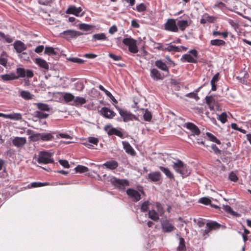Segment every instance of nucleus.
<instances>
[{
	"label": "nucleus",
	"mask_w": 251,
	"mask_h": 251,
	"mask_svg": "<svg viewBox=\"0 0 251 251\" xmlns=\"http://www.w3.org/2000/svg\"><path fill=\"white\" fill-rule=\"evenodd\" d=\"M104 129L107 132V134L109 136L115 135L121 138H123V134L121 131L118 130L115 128H110L109 126H106L104 128Z\"/></svg>",
	"instance_id": "dca6fc26"
},
{
	"label": "nucleus",
	"mask_w": 251,
	"mask_h": 251,
	"mask_svg": "<svg viewBox=\"0 0 251 251\" xmlns=\"http://www.w3.org/2000/svg\"><path fill=\"white\" fill-rule=\"evenodd\" d=\"M67 60L71 62L78 64H83L84 62L82 59L77 57H69L67 58Z\"/></svg>",
	"instance_id": "09e8293b"
},
{
	"label": "nucleus",
	"mask_w": 251,
	"mask_h": 251,
	"mask_svg": "<svg viewBox=\"0 0 251 251\" xmlns=\"http://www.w3.org/2000/svg\"><path fill=\"white\" fill-rule=\"evenodd\" d=\"M82 10V9L80 7H76L74 5H71L67 9L66 13L69 14H74L76 16H79V13Z\"/></svg>",
	"instance_id": "a211bd4d"
},
{
	"label": "nucleus",
	"mask_w": 251,
	"mask_h": 251,
	"mask_svg": "<svg viewBox=\"0 0 251 251\" xmlns=\"http://www.w3.org/2000/svg\"><path fill=\"white\" fill-rule=\"evenodd\" d=\"M210 44L212 46H222L226 45V42L224 40L220 39H214L210 41Z\"/></svg>",
	"instance_id": "4c0bfd02"
},
{
	"label": "nucleus",
	"mask_w": 251,
	"mask_h": 251,
	"mask_svg": "<svg viewBox=\"0 0 251 251\" xmlns=\"http://www.w3.org/2000/svg\"><path fill=\"white\" fill-rule=\"evenodd\" d=\"M229 178L231 181L233 182H236L238 179V177H237L236 175L233 172L230 173L229 176Z\"/></svg>",
	"instance_id": "052dcab7"
},
{
	"label": "nucleus",
	"mask_w": 251,
	"mask_h": 251,
	"mask_svg": "<svg viewBox=\"0 0 251 251\" xmlns=\"http://www.w3.org/2000/svg\"><path fill=\"white\" fill-rule=\"evenodd\" d=\"M0 117L18 121L22 119V115L21 114L18 113H13L9 114L0 113Z\"/></svg>",
	"instance_id": "2eb2a0df"
},
{
	"label": "nucleus",
	"mask_w": 251,
	"mask_h": 251,
	"mask_svg": "<svg viewBox=\"0 0 251 251\" xmlns=\"http://www.w3.org/2000/svg\"><path fill=\"white\" fill-rule=\"evenodd\" d=\"M146 178L151 182H158L162 179L161 174L158 171L152 172L148 174L146 176Z\"/></svg>",
	"instance_id": "f8f14e48"
},
{
	"label": "nucleus",
	"mask_w": 251,
	"mask_h": 251,
	"mask_svg": "<svg viewBox=\"0 0 251 251\" xmlns=\"http://www.w3.org/2000/svg\"><path fill=\"white\" fill-rule=\"evenodd\" d=\"M63 99L66 102H69L71 101H74L75 100V96L70 93H64L63 96Z\"/></svg>",
	"instance_id": "c9c22d12"
},
{
	"label": "nucleus",
	"mask_w": 251,
	"mask_h": 251,
	"mask_svg": "<svg viewBox=\"0 0 251 251\" xmlns=\"http://www.w3.org/2000/svg\"><path fill=\"white\" fill-rule=\"evenodd\" d=\"M176 25L178 28L182 31L189 26L188 22L187 20H179L177 22Z\"/></svg>",
	"instance_id": "cd10ccee"
},
{
	"label": "nucleus",
	"mask_w": 251,
	"mask_h": 251,
	"mask_svg": "<svg viewBox=\"0 0 251 251\" xmlns=\"http://www.w3.org/2000/svg\"><path fill=\"white\" fill-rule=\"evenodd\" d=\"M219 79V73H217L215 74L213 77H212L211 80V83H216L217 81H218Z\"/></svg>",
	"instance_id": "774afa93"
},
{
	"label": "nucleus",
	"mask_w": 251,
	"mask_h": 251,
	"mask_svg": "<svg viewBox=\"0 0 251 251\" xmlns=\"http://www.w3.org/2000/svg\"><path fill=\"white\" fill-rule=\"evenodd\" d=\"M165 29L169 31L178 32V28L176 25V20L173 19H168L165 24Z\"/></svg>",
	"instance_id": "9b49d317"
},
{
	"label": "nucleus",
	"mask_w": 251,
	"mask_h": 251,
	"mask_svg": "<svg viewBox=\"0 0 251 251\" xmlns=\"http://www.w3.org/2000/svg\"><path fill=\"white\" fill-rule=\"evenodd\" d=\"M207 229L203 230L202 235L203 236L208 235L209 233L214 230H217L221 227V225L216 221H210L206 224Z\"/></svg>",
	"instance_id": "6e6552de"
},
{
	"label": "nucleus",
	"mask_w": 251,
	"mask_h": 251,
	"mask_svg": "<svg viewBox=\"0 0 251 251\" xmlns=\"http://www.w3.org/2000/svg\"><path fill=\"white\" fill-rule=\"evenodd\" d=\"M165 44L163 45L160 43H154V48L155 49L164 51Z\"/></svg>",
	"instance_id": "603ef678"
},
{
	"label": "nucleus",
	"mask_w": 251,
	"mask_h": 251,
	"mask_svg": "<svg viewBox=\"0 0 251 251\" xmlns=\"http://www.w3.org/2000/svg\"><path fill=\"white\" fill-rule=\"evenodd\" d=\"M75 169L76 172L79 173H85L89 171L87 167L82 165H77Z\"/></svg>",
	"instance_id": "c03bdc74"
},
{
	"label": "nucleus",
	"mask_w": 251,
	"mask_h": 251,
	"mask_svg": "<svg viewBox=\"0 0 251 251\" xmlns=\"http://www.w3.org/2000/svg\"><path fill=\"white\" fill-rule=\"evenodd\" d=\"M123 43L128 47V50L130 52L136 53L138 52L137 42L135 39L131 37L126 38L123 39Z\"/></svg>",
	"instance_id": "f03ea898"
},
{
	"label": "nucleus",
	"mask_w": 251,
	"mask_h": 251,
	"mask_svg": "<svg viewBox=\"0 0 251 251\" xmlns=\"http://www.w3.org/2000/svg\"><path fill=\"white\" fill-rule=\"evenodd\" d=\"M91 27V25L86 24H81L79 25V29L84 31H88L90 30Z\"/></svg>",
	"instance_id": "5fc2aeb1"
},
{
	"label": "nucleus",
	"mask_w": 251,
	"mask_h": 251,
	"mask_svg": "<svg viewBox=\"0 0 251 251\" xmlns=\"http://www.w3.org/2000/svg\"><path fill=\"white\" fill-rule=\"evenodd\" d=\"M204 16H205L206 17V21H207V22L209 23H214L216 19V18L212 16H209L207 14H205L204 15Z\"/></svg>",
	"instance_id": "680f3d73"
},
{
	"label": "nucleus",
	"mask_w": 251,
	"mask_h": 251,
	"mask_svg": "<svg viewBox=\"0 0 251 251\" xmlns=\"http://www.w3.org/2000/svg\"><path fill=\"white\" fill-rule=\"evenodd\" d=\"M122 144L123 145V148L125 150L126 152L134 156L136 154V152L133 149V148L131 147L130 144L127 141H123Z\"/></svg>",
	"instance_id": "aec40b11"
},
{
	"label": "nucleus",
	"mask_w": 251,
	"mask_h": 251,
	"mask_svg": "<svg viewBox=\"0 0 251 251\" xmlns=\"http://www.w3.org/2000/svg\"><path fill=\"white\" fill-rule=\"evenodd\" d=\"M20 96L25 100H28L32 99L33 95L27 91L22 90L20 92Z\"/></svg>",
	"instance_id": "f704fd0d"
},
{
	"label": "nucleus",
	"mask_w": 251,
	"mask_h": 251,
	"mask_svg": "<svg viewBox=\"0 0 251 251\" xmlns=\"http://www.w3.org/2000/svg\"><path fill=\"white\" fill-rule=\"evenodd\" d=\"M155 206L157 209V212L159 213L160 216H162L165 212L162 204L159 202H156Z\"/></svg>",
	"instance_id": "a19ab883"
},
{
	"label": "nucleus",
	"mask_w": 251,
	"mask_h": 251,
	"mask_svg": "<svg viewBox=\"0 0 251 251\" xmlns=\"http://www.w3.org/2000/svg\"><path fill=\"white\" fill-rule=\"evenodd\" d=\"M108 56H109V57H110L111 58L113 59L115 61L121 60L122 59V57L121 56H120V55H115V54H113L112 53H109Z\"/></svg>",
	"instance_id": "e2e57ef3"
},
{
	"label": "nucleus",
	"mask_w": 251,
	"mask_h": 251,
	"mask_svg": "<svg viewBox=\"0 0 251 251\" xmlns=\"http://www.w3.org/2000/svg\"><path fill=\"white\" fill-rule=\"evenodd\" d=\"M211 148L215 152V153H216V154H221L222 151L218 148V147L216 145L212 144L211 145Z\"/></svg>",
	"instance_id": "0e129e2a"
},
{
	"label": "nucleus",
	"mask_w": 251,
	"mask_h": 251,
	"mask_svg": "<svg viewBox=\"0 0 251 251\" xmlns=\"http://www.w3.org/2000/svg\"><path fill=\"white\" fill-rule=\"evenodd\" d=\"M180 60L183 62L197 63V60L193 57L190 54H185L183 55Z\"/></svg>",
	"instance_id": "393cba45"
},
{
	"label": "nucleus",
	"mask_w": 251,
	"mask_h": 251,
	"mask_svg": "<svg viewBox=\"0 0 251 251\" xmlns=\"http://www.w3.org/2000/svg\"><path fill=\"white\" fill-rule=\"evenodd\" d=\"M0 39L4 40L8 43H12L14 40L13 38L8 35H5L4 33L1 32H0Z\"/></svg>",
	"instance_id": "e433bc0d"
},
{
	"label": "nucleus",
	"mask_w": 251,
	"mask_h": 251,
	"mask_svg": "<svg viewBox=\"0 0 251 251\" xmlns=\"http://www.w3.org/2000/svg\"><path fill=\"white\" fill-rule=\"evenodd\" d=\"M49 114L45 113L41 111L36 112V116L40 119L46 118L48 117Z\"/></svg>",
	"instance_id": "bf43d9fd"
},
{
	"label": "nucleus",
	"mask_w": 251,
	"mask_h": 251,
	"mask_svg": "<svg viewBox=\"0 0 251 251\" xmlns=\"http://www.w3.org/2000/svg\"><path fill=\"white\" fill-rule=\"evenodd\" d=\"M155 65L160 70L169 73V69L166 64L161 60H157L155 62Z\"/></svg>",
	"instance_id": "c85d7f7f"
},
{
	"label": "nucleus",
	"mask_w": 251,
	"mask_h": 251,
	"mask_svg": "<svg viewBox=\"0 0 251 251\" xmlns=\"http://www.w3.org/2000/svg\"><path fill=\"white\" fill-rule=\"evenodd\" d=\"M16 77L17 79L20 77L26 76L28 78H31L34 76L33 71L31 70H25L24 68H17L16 69Z\"/></svg>",
	"instance_id": "0eeeda50"
},
{
	"label": "nucleus",
	"mask_w": 251,
	"mask_h": 251,
	"mask_svg": "<svg viewBox=\"0 0 251 251\" xmlns=\"http://www.w3.org/2000/svg\"><path fill=\"white\" fill-rule=\"evenodd\" d=\"M218 119L222 123H225L227 121V115L226 113L224 112L219 115Z\"/></svg>",
	"instance_id": "6e6d98bb"
},
{
	"label": "nucleus",
	"mask_w": 251,
	"mask_h": 251,
	"mask_svg": "<svg viewBox=\"0 0 251 251\" xmlns=\"http://www.w3.org/2000/svg\"><path fill=\"white\" fill-rule=\"evenodd\" d=\"M41 140L43 141H49L53 139V136L51 133H41Z\"/></svg>",
	"instance_id": "c756f323"
},
{
	"label": "nucleus",
	"mask_w": 251,
	"mask_h": 251,
	"mask_svg": "<svg viewBox=\"0 0 251 251\" xmlns=\"http://www.w3.org/2000/svg\"><path fill=\"white\" fill-rule=\"evenodd\" d=\"M136 9L139 12H142L146 10V6L144 3H140L136 6Z\"/></svg>",
	"instance_id": "13d9d810"
},
{
	"label": "nucleus",
	"mask_w": 251,
	"mask_h": 251,
	"mask_svg": "<svg viewBox=\"0 0 251 251\" xmlns=\"http://www.w3.org/2000/svg\"><path fill=\"white\" fill-rule=\"evenodd\" d=\"M160 215L159 213L154 209L149 210L148 216L149 218L152 220L157 222L159 219Z\"/></svg>",
	"instance_id": "bb28decb"
},
{
	"label": "nucleus",
	"mask_w": 251,
	"mask_h": 251,
	"mask_svg": "<svg viewBox=\"0 0 251 251\" xmlns=\"http://www.w3.org/2000/svg\"><path fill=\"white\" fill-rule=\"evenodd\" d=\"M100 113L105 118L110 119L113 118L116 115V113L113 110L106 107H102Z\"/></svg>",
	"instance_id": "ddd939ff"
},
{
	"label": "nucleus",
	"mask_w": 251,
	"mask_h": 251,
	"mask_svg": "<svg viewBox=\"0 0 251 251\" xmlns=\"http://www.w3.org/2000/svg\"><path fill=\"white\" fill-rule=\"evenodd\" d=\"M88 141L92 144L97 145L99 140L97 138L91 137L88 138Z\"/></svg>",
	"instance_id": "338daca9"
},
{
	"label": "nucleus",
	"mask_w": 251,
	"mask_h": 251,
	"mask_svg": "<svg viewBox=\"0 0 251 251\" xmlns=\"http://www.w3.org/2000/svg\"><path fill=\"white\" fill-rule=\"evenodd\" d=\"M35 63L38 65L40 68L48 70L49 68V65L48 63L44 59L41 58H36L35 60Z\"/></svg>",
	"instance_id": "4be33fe9"
},
{
	"label": "nucleus",
	"mask_w": 251,
	"mask_h": 251,
	"mask_svg": "<svg viewBox=\"0 0 251 251\" xmlns=\"http://www.w3.org/2000/svg\"><path fill=\"white\" fill-rule=\"evenodd\" d=\"M150 203L149 201H144L141 205V210L143 212H147L149 209V206Z\"/></svg>",
	"instance_id": "49530a36"
},
{
	"label": "nucleus",
	"mask_w": 251,
	"mask_h": 251,
	"mask_svg": "<svg viewBox=\"0 0 251 251\" xmlns=\"http://www.w3.org/2000/svg\"><path fill=\"white\" fill-rule=\"evenodd\" d=\"M179 246L177 247L178 251H184L186 249L185 242L183 238L180 237Z\"/></svg>",
	"instance_id": "58836bf2"
},
{
	"label": "nucleus",
	"mask_w": 251,
	"mask_h": 251,
	"mask_svg": "<svg viewBox=\"0 0 251 251\" xmlns=\"http://www.w3.org/2000/svg\"><path fill=\"white\" fill-rule=\"evenodd\" d=\"M0 77L3 81H9L17 79L16 74L14 73H12L9 74L2 75L0 76Z\"/></svg>",
	"instance_id": "7c9ffc66"
},
{
	"label": "nucleus",
	"mask_w": 251,
	"mask_h": 251,
	"mask_svg": "<svg viewBox=\"0 0 251 251\" xmlns=\"http://www.w3.org/2000/svg\"><path fill=\"white\" fill-rule=\"evenodd\" d=\"M41 133H34L29 137L30 141L33 142H37L41 140Z\"/></svg>",
	"instance_id": "79ce46f5"
},
{
	"label": "nucleus",
	"mask_w": 251,
	"mask_h": 251,
	"mask_svg": "<svg viewBox=\"0 0 251 251\" xmlns=\"http://www.w3.org/2000/svg\"><path fill=\"white\" fill-rule=\"evenodd\" d=\"M184 126L193 132V135H198L200 134L201 131L200 129L192 123H185Z\"/></svg>",
	"instance_id": "6ab92c4d"
},
{
	"label": "nucleus",
	"mask_w": 251,
	"mask_h": 251,
	"mask_svg": "<svg viewBox=\"0 0 251 251\" xmlns=\"http://www.w3.org/2000/svg\"><path fill=\"white\" fill-rule=\"evenodd\" d=\"M172 166L176 172L182 176H187L190 173L187 165L180 160L178 159L176 162H174Z\"/></svg>",
	"instance_id": "f257e3e1"
},
{
	"label": "nucleus",
	"mask_w": 251,
	"mask_h": 251,
	"mask_svg": "<svg viewBox=\"0 0 251 251\" xmlns=\"http://www.w3.org/2000/svg\"><path fill=\"white\" fill-rule=\"evenodd\" d=\"M13 46L16 51L18 53L22 52L23 51L26 50L27 48L26 46L23 42L20 40L16 41L14 42Z\"/></svg>",
	"instance_id": "f3484780"
},
{
	"label": "nucleus",
	"mask_w": 251,
	"mask_h": 251,
	"mask_svg": "<svg viewBox=\"0 0 251 251\" xmlns=\"http://www.w3.org/2000/svg\"><path fill=\"white\" fill-rule=\"evenodd\" d=\"M52 153L47 151H41L37 161L39 164H49L53 163L54 160L52 157Z\"/></svg>",
	"instance_id": "7ed1b4c3"
},
{
	"label": "nucleus",
	"mask_w": 251,
	"mask_h": 251,
	"mask_svg": "<svg viewBox=\"0 0 251 251\" xmlns=\"http://www.w3.org/2000/svg\"><path fill=\"white\" fill-rule=\"evenodd\" d=\"M223 209L227 212V213L231 214L233 215H236V212H234L231 207L229 205H224L223 206Z\"/></svg>",
	"instance_id": "864d4df0"
},
{
	"label": "nucleus",
	"mask_w": 251,
	"mask_h": 251,
	"mask_svg": "<svg viewBox=\"0 0 251 251\" xmlns=\"http://www.w3.org/2000/svg\"><path fill=\"white\" fill-rule=\"evenodd\" d=\"M126 192L133 202H137L141 200V197L140 192L143 194H145L143 189H139V191H138L132 188H128L126 190Z\"/></svg>",
	"instance_id": "20e7f679"
},
{
	"label": "nucleus",
	"mask_w": 251,
	"mask_h": 251,
	"mask_svg": "<svg viewBox=\"0 0 251 251\" xmlns=\"http://www.w3.org/2000/svg\"><path fill=\"white\" fill-rule=\"evenodd\" d=\"M161 224L163 231L164 232H170L176 229V227L170 223L169 220L166 218L161 219Z\"/></svg>",
	"instance_id": "9d476101"
},
{
	"label": "nucleus",
	"mask_w": 251,
	"mask_h": 251,
	"mask_svg": "<svg viewBox=\"0 0 251 251\" xmlns=\"http://www.w3.org/2000/svg\"><path fill=\"white\" fill-rule=\"evenodd\" d=\"M86 102V100L85 98L83 97H75V100L74 101V105L78 106L79 105H81L84 103H85Z\"/></svg>",
	"instance_id": "2f4dec72"
},
{
	"label": "nucleus",
	"mask_w": 251,
	"mask_h": 251,
	"mask_svg": "<svg viewBox=\"0 0 251 251\" xmlns=\"http://www.w3.org/2000/svg\"><path fill=\"white\" fill-rule=\"evenodd\" d=\"M143 117L145 121H150L152 118L151 113L148 109H146L143 115Z\"/></svg>",
	"instance_id": "de8ad7c7"
},
{
	"label": "nucleus",
	"mask_w": 251,
	"mask_h": 251,
	"mask_svg": "<svg viewBox=\"0 0 251 251\" xmlns=\"http://www.w3.org/2000/svg\"><path fill=\"white\" fill-rule=\"evenodd\" d=\"M159 169L163 172L166 176L170 179L174 178V175L170 172L168 168H165L163 166H159Z\"/></svg>",
	"instance_id": "473e14b6"
},
{
	"label": "nucleus",
	"mask_w": 251,
	"mask_h": 251,
	"mask_svg": "<svg viewBox=\"0 0 251 251\" xmlns=\"http://www.w3.org/2000/svg\"><path fill=\"white\" fill-rule=\"evenodd\" d=\"M206 102L208 105L210 110H214L215 106L217 104L215 99L211 96L205 97Z\"/></svg>",
	"instance_id": "5701e85b"
},
{
	"label": "nucleus",
	"mask_w": 251,
	"mask_h": 251,
	"mask_svg": "<svg viewBox=\"0 0 251 251\" xmlns=\"http://www.w3.org/2000/svg\"><path fill=\"white\" fill-rule=\"evenodd\" d=\"M102 166H105L107 169L110 170L116 169L118 167V163L115 160L106 161L102 164Z\"/></svg>",
	"instance_id": "a878e982"
},
{
	"label": "nucleus",
	"mask_w": 251,
	"mask_h": 251,
	"mask_svg": "<svg viewBox=\"0 0 251 251\" xmlns=\"http://www.w3.org/2000/svg\"><path fill=\"white\" fill-rule=\"evenodd\" d=\"M59 162L62 166L66 168H69L70 167L69 162L66 160H60Z\"/></svg>",
	"instance_id": "69168bd1"
},
{
	"label": "nucleus",
	"mask_w": 251,
	"mask_h": 251,
	"mask_svg": "<svg viewBox=\"0 0 251 251\" xmlns=\"http://www.w3.org/2000/svg\"><path fill=\"white\" fill-rule=\"evenodd\" d=\"M107 37L104 33L95 34L93 35V41H96V40H106Z\"/></svg>",
	"instance_id": "72a5a7b5"
},
{
	"label": "nucleus",
	"mask_w": 251,
	"mask_h": 251,
	"mask_svg": "<svg viewBox=\"0 0 251 251\" xmlns=\"http://www.w3.org/2000/svg\"><path fill=\"white\" fill-rule=\"evenodd\" d=\"M199 202L205 205H208L210 204L211 200L208 198L203 197L200 199Z\"/></svg>",
	"instance_id": "4d7b16f0"
},
{
	"label": "nucleus",
	"mask_w": 251,
	"mask_h": 251,
	"mask_svg": "<svg viewBox=\"0 0 251 251\" xmlns=\"http://www.w3.org/2000/svg\"><path fill=\"white\" fill-rule=\"evenodd\" d=\"M13 145L18 148H22L26 143V139L25 137H15L12 139Z\"/></svg>",
	"instance_id": "4468645a"
},
{
	"label": "nucleus",
	"mask_w": 251,
	"mask_h": 251,
	"mask_svg": "<svg viewBox=\"0 0 251 251\" xmlns=\"http://www.w3.org/2000/svg\"><path fill=\"white\" fill-rule=\"evenodd\" d=\"M82 32L74 30H67L60 33V37L69 40L72 38H75L77 36L83 35Z\"/></svg>",
	"instance_id": "39448f33"
},
{
	"label": "nucleus",
	"mask_w": 251,
	"mask_h": 251,
	"mask_svg": "<svg viewBox=\"0 0 251 251\" xmlns=\"http://www.w3.org/2000/svg\"><path fill=\"white\" fill-rule=\"evenodd\" d=\"M181 51L179 47L174 46L171 44H166L164 51H168L170 52H176Z\"/></svg>",
	"instance_id": "412c9836"
},
{
	"label": "nucleus",
	"mask_w": 251,
	"mask_h": 251,
	"mask_svg": "<svg viewBox=\"0 0 251 251\" xmlns=\"http://www.w3.org/2000/svg\"><path fill=\"white\" fill-rule=\"evenodd\" d=\"M151 76L154 80H158L163 79L159 71L154 68L151 70Z\"/></svg>",
	"instance_id": "b1692460"
},
{
	"label": "nucleus",
	"mask_w": 251,
	"mask_h": 251,
	"mask_svg": "<svg viewBox=\"0 0 251 251\" xmlns=\"http://www.w3.org/2000/svg\"><path fill=\"white\" fill-rule=\"evenodd\" d=\"M116 108L118 110L120 116L123 118V121L125 122H127L129 121H132L133 120H137V118L136 117L135 115L132 114L127 110L117 107Z\"/></svg>",
	"instance_id": "423d86ee"
},
{
	"label": "nucleus",
	"mask_w": 251,
	"mask_h": 251,
	"mask_svg": "<svg viewBox=\"0 0 251 251\" xmlns=\"http://www.w3.org/2000/svg\"><path fill=\"white\" fill-rule=\"evenodd\" d=\"M206 134L209 138L210 141L215 142L218 145H220L221 144V141L211 133L207 132Z\"/></svg>",
	"instance_id": "37998d69"
},
{
	"label": "nucleus",
	"mask_w": 251,
	"mask_h": 251,
	"mask_svg": "<svg viewBox=\"0 0 251 251\" xmlns=\"http://www.w3.org/2000/svg\"><path fill=\"white\" fill-rule=\"evenodd\" d=\"M110 182L115 187L118 189H122L125 186H128L129 182L126 179H118L113 177L110 179Z\"/></svg>",
	"instance_id": "1a4fd4ad"
},
{
	"label": "nucleus",
	"mask_w": 251,
	"mask_h": 251,
	"mask_svg": "<svg viewBox=\"0 0 251 251\" xmlns=\"http://www.w3.org/2000/svg\"><path fill=\"white\" fill-rule=\"evenodd\" d=\"M44 53L48 55H56L57 54V52L54 50V49L50 47H46Z\"/></svg>",
	"instance_id": "a18cd8bd"
},
{
	"label": "nucleus",
	"mask_w": 251,
	"mask_h": 251,
	"mask_svg": "<svg viewBox=\"0 0 251 251\" xmlns=\"http://www.w3.org/2000/svg\"><path fill=\"white\" fill-rule=\"evenodd\" d=\"M49 184V183L48 182L42 183L40 182H34L30 184L31 187L33 188L47 186Z\"/></svg>",
	"instance_id": "8fccbe9b"
},
{
	"label": "nucleus",
	"mask_w": 251,
	"mask_h": 251,
	"mask_svg": "<svg viewBox=\"0 0 251 251\" xmlns=\"http://www.w3.org/2000/svg\"><path fill=\"white\" fill-rule=\"evenodd\" d=\"M37 106L38 108L42 111H49L50 110V107L47 104L43 103H38L37 104Z\"/></svg>",
	"instance_id": "ea45409f"
},
{
	"label": "nucleus",
	"mask_w": 251,
	"mask_h": 251,
	"mask_svg": "<svg viewBox=\"0 0 251 251\" xmlns=\"http://www.w3.org/2000/svg\"><path fill=\"white\" fill-rule=\"evenodd\" d=\"M185 96L189 98L194 99L196 101H198L200 100V97L198 96V94L194 92L188 93L186 94Z\"/></svg>",
	"instance_id": "3c124183"
}]
</instances>
